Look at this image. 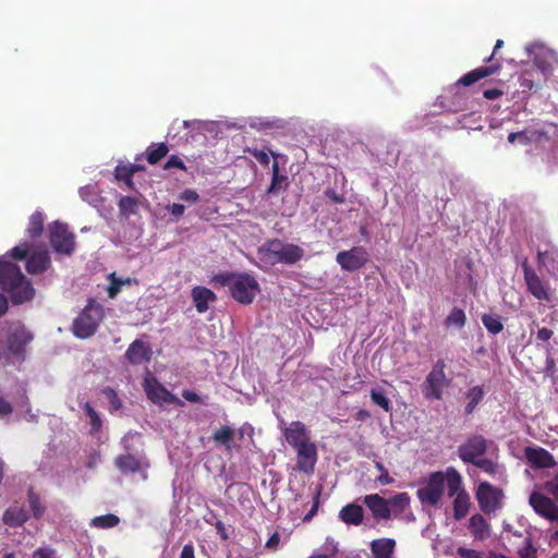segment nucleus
Here are the masks:
<instances>
[{
    "mask_svg": "<svg viewBox=\"0 0 558 558\" xmlns=\"http://www.w3.org/2000/svg\"><path fill=\"white\" fill-rule=\"evenodd\" d=\"M211 282L228 288L231 298L242 305L252 304L260 292L258 281L247 272H219L211 278Z\"/></svg>",
    "mask_w": 558,
    "mask_h": 558,
    "instance_id": "f257e3e1",
    "label": "nucleus"
},
{
    "mask_svg": "<svg viewBox=\"0 0 558 558\" xmlns=\"http://www.w3.org/2000/svg\"><path fill=\"white\" fill-rule=\"evenodd\" d=\"M0 287L10 294L13 304H23L35 295L32 282L9 260H0Z\"/></svg>",
    "mask_w": 558,
    "mask_h": 558,
    "instance_id": "f03ea898",
    "label": "nucleus"
},
{
    "mask_svg": "<svg viewBox=\"0 0 558 558\" xmlns=\"http://www.w3.org/2000/svg\"><path fill=\"white\" fill-rule=\"evenodd\" d=\"M104 317V306L94 299H89L86 306L73 320L71 328L73 335L80 339H87L94 336Z\"/></svg>",
    "mask_w": 558,
    "mask_h": 558,
    "instance_id": "7ed1b4c3",
    "label": "nucleus"
},
{
    "mask_svg": "<svg viewBox=\"0 0 558 558\" xmlns=\"http://www.w3.org/2000/svg\"><path fill=\"white\" fill-rule=\"evenodd\" d=\"M447 488L450 497L456 496L452 502L453 518L462 520L469 513L471 507V497L462 487V477L460 473L452 466L446 470Z\"/></svg>",
    "mask_w": 558,
    "mask_h": 558,
    "instance_id": "20e7f679",
    "label": "nucleus"
},
{
    "mask_svg": "<svg viewBox=\"0 0 558 558\" xmlns=\"http://www.w3.org/2000/svg\"><path fill=\"white\" fill-rule=\"evenodd\" d=\"M272 263L295 264L304 256V250L292 243H284L279 239L267 241L260 248Z\"/></svg>",
    "mask_w": 558,
    "mask_h": 558,
    "instance_id": "39448f33",
    "label": "nucleus"
},
{
    "mask_svg": "<svg viewBox=\"0 0 558 558\" xmlns=\"http://www.w3.org/2000/svg\"><path fill=\"white\" fill-rule=\"evenodd\" d=\"M446 362L439 359L434 364L432 371L427 374L423 384V393L426 399L440 400L444 389L447 388L451 380L447 377Z\"/></svg>",
    "mask_w": 558,
    "mask_h": 558,
    "instance_id": "423d86ee",
    "label": "nucleus"
},
{
    "mask_svg": "<svg viewBox=\"0 0 558 558\" xmlns=\"http://www.w3.org/2000/svg\"><path fill=\"white\" fill-rule=\"evenodd\" d=\"M504 46L502 39H497L494 50L492 54L485 59L486 62H488V65H482L478 66L463 76H461L458 82L456 83L457 86H471L472 84L478 82L482 78L488 77L490 75H494L498 73L501 70V62L500 60L496 59V54L499 49H501Z\"/></svg>",
    "mask_w": 558,
    "mask_h": 558,
    "instance_id": "0eeeda50",
    "label": "nucleus"
},
{
    "mask_svg": "<svg viewBox=\"0 0 558 558\" xmlns=\"http://www.w3.org/2000/svg\"><path fill=\"white\" fill-rule=\"evenodd\" d=\"M445 483H447L446 472L436 471L430 473L425 485L417 489V498L423 505H438L444 495Z\"/></svg>",
    "mask_w": 558,
    "mask_h": 558,
    "instance_id": "6e6552de",
    "label": "nucleus"
},
{
    "mask_svg": "<svg viewBox=\"0 0 558 558\" xmlns=\"http://www.w3.org/2000/svg\"><path fill=\"white\" fill-rule=\"evenodd\" d=\"M49 241L56 253L70 256L75 250V235L66 225L54 221L49 227Z\"/></svg>",
    "mask_w": 558,
    "mask_h": 558,
    "instance_id": "1a4fd4ad",
    "label": "nucleus"
},
{
    "mask_svg": "<svg viewBox=\"0 0 558 558\" xmlns=\"http://www.w3.org/2000/svg\"><path fill=\"white\" fill-rule=\"evenodd\" d=\"M475 497L480 509L484 513L490 514L501 508L504 492L489 482H481L476 488Z\"/></svg>",
    "mask_w": 558,
    "mask_h": 558,
    "instance_id": "9d476101",
    "label": "nucleus"
},
{
    "mask_svg": "<svg viewBox=\"0 0 558 558\" xmlns=\"http://www.w3.org/2000/svg\"><path fill=\"white\" fill-rule=\"evenodd\" d=\"M32 340V332L21 322L10 324L7 348L12 355L24 359L26 345Z\"/></svg>",
    "mask_w": 558,
    "mask_h": 558,
    "instance_id": "9b49d317",
    "label": "nucleus"
},
{
    "mask_svg": "<svg viewBox=\"0 0 558 558\" xmlns=\"http://www.w3.org/2000/svg\"><path fill=\"white\" fill-rule=\"evenodd\" d=\"M143 388L147 398L153 403H169L183 405V402L173 393H171L158 379L148 374L143 381Z\"/></svg>",
    "mask_w": 558,
    "mask_h": 558,
    "instance_id": "f8f14e48",
    "label": "nucleus"
},
{
    "mask_svg": "<svg viewBox=\"0 0 558 558\" xmlns=\"http://www.w3.org/2000/svg\"><path fill=\"white\" fill-rule=\"evenodd\" d=\"M526 290L538 301H549L548 284L541 279L535 269L529 264L527 258L521 263Z\"/></svg>",
    "mask_w": 558,
    "mask_h": 558,
    "instance_id": "ddd939ff",
    "label": "nucleus"
},
{
    "mask_svg": "<svg viewBox=\"0 0 558 558\" xmlns=\"http://www.w3.org/2000/svg\"><path fill=\"white\" fill-rule=\"evenodd\" d=\"M488 444L484 436L473 435L458 447V456L464 463L471 464L486 453Z\"/></svg>",
    "mask_w": 558,
    "mask_h": 558,
    "instance_id": "4468645a",
    "label": "nucleus"
},
{
    "mask_svg": "<svg viewBox=\"0 0 558 558\" xmlns=\"http://www.w3.org/2000/svg\"><path fill=\"white\" fill-rule=\"evenodd\" d=\"M556 502L554 498L538 492H533L529 498L530 506L538 515L558 523V505Z\"/></svg>",
    "mask_w": 558,
    "mask_h": 558,
    "instance_id": "2eb2a0df",
    "label": "nucleus"
},
{
    "mask_svg": "<svg viewBox=\"0 0 558 558\" xmlns=\"http://www.w3.org/2000/svg\"><path fill=\"white\" fill-rule=\"evenodd\" d=\"M336 260L343 270L354 271L366 264V253L362 247H353L339 252Z\"/></svg>",
    "mask_w": 558,
    "mask_h": 558,
    "instance_id": "dca6fc26",
    "label": "nucleus"
},
{
    "mask_svg": "<svg viewBox=\"0 0 558 558\" xmlns=\"http://www.w3.org/2000/svg\"><path fill=\"white\" fill-rule=\"evenodd\" d=\"M296 450V470L312 474L317 462V448L314 442L294 448Z\"/></svg>",
    "mask_w": 558,
    "mask_h": 558,
    "instance_id": "f3484780",
    "label": "nucleus"
},
{
    "mask_svg": "<svg viewBox=\"0 0 558 558\" xmlns=\"http://www.w3.org/2000/svg\"><path fill=\"white\" fill-rule=\"evenodd\" d=\"M286 441L292 447L298 448L307 445L311 441L310 430L305 424L300 421H293L283 430Z\"/></svg>",
    "mask_w": 558,
    "mask_h": 558,
    "instance_id": "a211bd4d",
    "label": "nucleus"
},
{
    "mask_svg": "<svg viewBox=\"0 0 558 558\" xmlns=\"http://www.w3.org/2000/svg\"><path fill=\"white\" fill-rule=\"evenodd\" d=\"M524 456L534 469H549L556 465L554 456L542 447H526Z\"/></svg>",
    "mask_w": 558,
    "mask_h": 558,
    "instance_id": "6ab92c4d",
    "label": "nucleus"
},
{
    "mask_svg": "<svg viewBox=\"0 0 558 558\" xmlns=\"http://www.w3.org/2000/svg\"><path fill=\"white\" fill-rule=\"evenodd\" d=\"M363 504L368 508L373 518L377 522L390 520L387 498H384L378 494H369L363 497Z\"/></svg>",
    "mask_w": 558,
    "mask_h": 558,
    "instance_id": "aec40b11",
    "label": "nucleus"
},
{
    "mask_svg": "<svg viewBox=\"0 0 558 558\" xmlns=\"http://www.w3.org/2000/svg\"><path fill=\"white\" fill-rule=\"evenodd\" d=\"M125 357L133 365L149 362L151 359V348L148 343L136 339L126 349Z\"/></svg>",
    "mask_w": 558,
    "mask_h": 558,
    "instance_id": "412c9836",
    "label": "nucleus"
},
{
    "mask_svg": "<svg viewBox=\"0 0 558 558\" xmlns=\"http://www.w3.org/2000/svg\"><path fill=\"white\" fill-rule=\"evenodd\" d=\"M50 257L47 251L35 252L26 262V270L31 275H40L50 266Z\"/></svg>",
    "mask_w": 558,
    "mask_h": 558,
    "instance_id": "4be33fe9",
    "label": "nucleus"
},
{
    "mask_svg": "<svg viewBox=\"0 0 558 558\" xmlns=\"http://www.w3.org/2000/svg\"><path fill=\"white\" fill-rule=\"evenodd\" d=\"M192 299L198 313H205L210 302L217 300L216 294L208 288L196 286L192 289Z\"/></svg>",
    "mask_w": 558,
    "mask_h": 558,
    "instance_id": "5701e85b",
    "label": "nucleus"
},
{
    "mask_svg": "<svg viewBox=\"0 0 558 558\" xmlns=\"http://www.w3.org/2000/svg\"><path fill=\"white\" fill-rule=\"evenodd\" d=\"M339 519L348 525H360L364 520V509L356 504H348L339 511Z\"/></svg>",
    "mask_w": 558,
    "mask_h": 558,
    "instance_id": "b1692460",
    "label": "nucleus"
},
{
    "mask_svg": "<svg viewBox=\"0 0 558 558\" xmlns=\"http://www.w3.org/2000/svg\"><path fill=\"white\" fill-rule=\"evenodd\" d=\"M396 541L393 538H378L371 543L373 558H395Z\"/></svg>",
    "mask_w": 558,
    "mask_h": 558,
    "instance_id": "393cba45",
    "label": "nucleus"
},
{
    "mask_svg": "<svg viewBox=\"0 0 558 558\" xmlns=\"http://www.w3.org/2000/svg\"><path fill=\"white\" fill-rule=\"evenodd\" d=\"M469 530L473 537L478 541H485L490 536V526L486 519L480 513L470 518Z\"/></svg>",
    "mask_w": 558,
    "mask_h": 558,
    "instance_id": "a878e982",
    "label": "nucleus"
},
{
    "mask_svg": "<svg viewBox=\"0 0 558 558\" xmlns=\"http://www.w3.org/2000/svg\"><path fill=\"white\" fill-rule=\"evenodd\" d=\"M289 187V178L287 174L280 173L279 163L277 160L271 166V181L267 189L268 195H277L281 191Z\"/></svg>",
    "mask_w": 558,
    "mask_h": 558,
    "instance_id": "bb28decb",
    "label": "nucleus"
},
{
    "mask_svg": "<svg viewBox=\"0 0 558 558\" xmlns=\"http://www.w3.org/2000/svg\"><path fill=\"white\" fill-rule=\"evenodd\" d=\"M143 464L141 459L131 453L120 454L114 460L116 468L123 474L140 472Z\"/></svg>",
    "mask_w": 558,
    "mask_h": 558,
    "instance_id": "cd10ccee",
    "label": "nucleus"
},
{
    "mask_svg": "<svg viewBox=\"0 0 558 558\" xmlns=\"http://www.w3.org/2000/svg\"><path fill=\"white\" fill-rule=\"evenodd\" d=\"M411 498L408 493H398L387 498V506L391 518H399L410 506Z\"/></svg>",
    "mask_w": 558,
    "mask_h": 558,
    "instance_id": "c85d7f7f",
    "label": "nucleus"
},
{
    "mask_svg": "<svg viewBox=\"0 0 558 558\" xmlns=\"http://www.w3.org/2000/svg\"><path fill=\"white\" fill-rule=\"evenodd\" d=\"M2 520L7 525L21 526L28 520V513L23 507L11 506L4 511Z\"/></svg>",
    "mask_w": 558,
    "mask_h": 558,
    "instance_id": "c756f323",
    "label": "nucleus"
},
{
    "mask_svg": "<svg viewBox=\"0 0 558 558\" xmlns=\"http://www.w3.org/2000/svg\"><path fill=\"white\" fill-rule=\"evenodd\" d=\"M485 396L484 389L481 386H473L465 392V399L468 403L464 408V414L471 415L476 407L483 401Z\"/></svg>",
    "mask_w": 558,
    "mask_h": 558,
    "instance_id": "7c9ffc66",
    "label": "nucleus"
},
{
    "mask_svg": "<svg viewBox=\"0 0 558 558\" xmlns=\"http://www.w3.org/2000/svg\"><path fill=\"white\" fill-rule=\"evenodd\" d=\"M169 153V147L166 143L151 144L146 149V160L149 165L158 163Z\"/></svg>",
    "mask_w": 558,
    "mask_h": 558,
    "instance_id": "2f4dec72",
    "label": "nucleus"
},
{
    "mask_svg": "<svg viewBox=\"0 0 558 558\" xmlns=\"http://www.w3.org/2000/svg\"><path fill=\"white\" fill-rule=\"evenodd\" d=\"M235 436V430L230 426H221L213 434V440L216 444L225 446L227 449H231V442Z\"/></svg>",
    "mask_w": 558,
    "mask_h": 558,
    "instance_id": "473e14b6",
    "label": "nucleus"
},
{
    "mask_svg": "<svg viewBox=\"0 0 558 558\" xmlns=\"http://www.w3.org/2000/svg\"><path fill=\"white\" fill-rule=\"evenodd\" d=\"M26 231L32 239H36L41 235L44 231V216L40 211L36 210L32 214Z\"/></svg>",
    "mask_w": 558,
    "mask_h": 558,
    "instance_id": "72a5a7b5",
    "label": "nucleus"
},
{
    "mask_svg": "<svg viewBox=\"0 0 558 558\" xmlns=\"http://www.w3.org/2000/svg\"><path fill=\"white\" fill-rule=\"evenodd\" d=\"M120 523V518L116 514L108 513L92 519L90 526L96 529H111Z\"/></svg>",
    "mask_w": 558,
    "mask_h": 558,
    "instance_id": "f704fd0d",
    "label": "nucleus"
},
{
    "mask_svg": "<svg viewBox=\"0 0 558 558\" xmlns=\"http://www.w3.org/2000/svg\"><path fill=\"white\" fill-rule=\"evenodd\" d=\"M482 323L493 335H497L504 329V324L501 323L500 317L496 314H483Z\"/></svg>",
    "mask_w": 558,
    "mask_h": 558,
    "instance_id": "c9c22d12",
    "label": "nucleus"
},
{
    "mask_svg": "<svg viewBox=\"0 0 558 558\" xmlns=\"http://www.w3.org/2000/svg\"><path fill=\"white\" fill-rule=\"evenodd\" d=\"M27 497H28L29 508L33 512L34 518L40 519L46 511V507L41 504L39 495L36 494L33 488H29L28 493H27Z\"/></svg>",
    "mask_w": 558,
    "mask_h": 558,
    "instance_id": "e433bc0d",
    "label": "nucleus"
},
{
    "mask_svg": "<svg viewBox=\"0 0 558 558\" xmlns=\"http://www.w3.org/2000/svg\"><path fill=\"white\" fill-rule=\"evenodd\" d=\"M466 316L463 310L453 307L449 315L446 317L445 324L447 327L462 328L465 325Z\"/></svg>",
    "mask_w": 558,
    "mask_h": 558,
    "instance_id": "4c0bfd02",
    "label": "nucleus"
},
{
    "mask_svg": "<svg viewBox=\"0 0 558 558\" xmlns=\"http://www.w3.org/2000/svg\"><path fill=\"white\" fill-rule=\"evenodd\" d=\"M83 410L85 411L86 415L89 417L90 434H96V433L100 432L101 426H102V421H101L99 414L92 407V404L89 402H85L83 405Z\"/></svg>",
    "mask_w": 558,
    "mask_h": 558,
    "instance_id": "58836bf2",
    "label": "nucleus"
},
{
    "mask_svg": "<svg viewBox=\"0 0 558 558\" xmlns=\"http://www.w3.org/2000/svg\"><path fill=\"white\" fill-rule=\"evenodd\" d=\"M471 464L481 469L484 473H486L490 476H495L498 473V469H499V465L496 461L488 459V458H483V457L473 461Z\"/></svg>",
    "mask_w": 558,
    "mask_h": 558,
    "instance_id": "ea45409f",
    "label": "nucleus"
},
{
    "mask_svg": "<svg viewBox=\"0 0 558 558\" xmlns=\"http://www.w3.org/2000/svg\"><path fill=\"white\" fill-rule=\"evenodd\" d=\"M108 278L110 280V284L107 292L110 299H114L120 293L122 286L130 284L131 282L130 278H126L125 280L118 278L116 272H111Z\"/></svg>",
    "mask_w": 558,
    "mask_h": 558,
    "instance_id": "a19ab883",
    "label": "nucleus"
},
{
    "mask_svg": "<svg viewBox=\"0 0 558 558\" xmlns=\"http://www.w3.org/2000/svg\"><path fill=\"white\" fill-rule=\"evenodd\" d=\"M244 151L248 153L250 155H252L262 166H268L269 165V162H270L269 154L275 159H277L279 157V154H277V153H274L271 150L265 151V150L258 149V148L246 147L244 149Z\"/></svg>",
    "mask_w": 558,
    "mask_h": 558,
    "instance_id": "79ce46f5",
    "label": "nucleus"
},
{
    "mask_svg": "<svg viewBox=\"0 0 558 558\" xmlns=\"http://www.w3.org/2000/svg\"><path fill=\"white\" fill-rule=\"evenodd\" d=\"M371 400L386 412H389L392 409L390 400L386 397L384 391L378 388H373L371 390Z\"/></svg>",
    "mask_w": 558,
    "mask_h": 558,
    "instance_id": "37998d69",
    "label": "nucleus"
},
{
    "mask_svg": "<svg viewBox=\"0 0 558 558\" xmlns=\"http://www.w3.org/2000/svg\"><path fill=\"white\" fill-rule=\"evenodd\" d=\"M517 554L519 558H538V550L531 537L524 538V546L519 548Z\"/></svg>",
    "mask_w": 558,
    "mask_h": 558,
    "instance_id": "c03bdc74",
    "label": "nucleus"
},
{
    "mask_svg": "<svg viewBox=\"0 0 558 558\" xmlns=\"http://www.w3.org/2000/svg\"><path fill=\"white\" fill-rule=\"evenodd\" d=\"M118 206L122 214H134L137 208V201L131 196H122Z\"/></svg>",
    "mask_w": 558,
    "mask_h": 558,
    "instance_id": "a18cd8bd",
    "label": "nucleus"
},
{
    "mask_svg": "<svg viewBox=\"0 0 558 558\" xmlns=\"http://www.w3.org/2000/svg\"><path fill=\"white\" fill-rule=\"evenodd\" d=\"M101 393L105 396V398L109 401L111 404L112 410L117 411L122 407V402L120 398L118 397L117 391L111 387H105L101 390Z\"/></svg>",
    "mask_w": 558,
    "mask_h": 558,
    "instance_id": "49530a36",
    "label": "nucleus"
},
{
    "mask_svg": "<svg viewBox=\"0 0 558 558\" xmlns=\"http://www.w3.org/2000/svg\"><path fill=\"white\" fill-rule=\"evenodd\" d=\"M544 490L558 502V473L543 485Z\"/></svg>",
    "mask_w": 558,
    "mask_h": 558,
    "instance_id": "de8ad7c7",
    "label": "nucleus"
},
{
    "mask_svg": "<svg viewBox=\"0 0 558 558\" xmlns=\"http://www.w3.org/2000/svg\"><path fill=\"white\" fill-rule=\"evenodd\" d=\"M555 253L551 251H538L537 252V266L538 268L548 267L549 264L554 263Z\"/></svg>",
    "mask_w": 558,
    "mask_h": 558,
    "instance_id": "09e8293b",
    "label": "nucleus"
},
{
    "mask_svg": "<svg viewBox=\"0 0 558 558\" xmlns=\"http://www.w3.org/2000/svg\"><path fill=\"white\" fill-rule=\"evenodd\" d=\"M31 245L28 243H23L21 245H17L11 250V257L17 260H23L28 255Z\"/></svg>",
    "mask_w": 558,
    "mask_h": 558,
    "instance_id": "8fccbe9b",
    "label": "nucleus"
},
{
    "mask_svg": "<svg viewBox=\"0 0 558 558\" xmlns=\"http://www.w3.org/2000/svg\"><path fill=\"white\" fill-rule=\"evenodd\" d=\"M172 168H177V169L186 171L185 163L183 162V160L178 155H171L168 158L167 162L163 165V169L165 170H169V169H172Z\"/></svg>",
    "mask_w": 558,
    "mask_h": 558,
    "instance_id": "3c124183",
    "label": "nucleus"
},
{
    "mask_svg": "<svg viewBox=\"0 0 558 558\" xmlns=\"http://www.w3.org/2000/svg\"><path fill=\"white\" fill-rule=\"evenodd\" d=\"M33 558H58L57 550L51 547H39L32 554Z\"/></svg>",
    "mask_w": 558,
    "mask_h": 558,
    "instance_id": "603ef678",
    "label": "nucleus"
},
{
    "mask_svg": "<svg viewBox=\"0 0 558 558\" xmlns=\"http://www.w3.org/2000/svg\"><path fill=\"white\" fill-rule=\"evenodd\" d=\"M179 198L187 204H195L199 201V195L195 190L186 189L180 193Z\"/></svg>",
    "mask_w": 558,
    "mask_h": 558,
    "instance_id": "864d4df0",
    "label": "nucleus"
},
{
    "mask_svg": "<svg viewBox=\"0 0 558 558\" xmlns=\"http://www.w3.org/2000/svg\"><path fill=\"white\" fill-rule=\"evenodd\" d=\"M114 177L119 181H124L130 177H133L132 169L129 166L119 165L114 169Z\"/></svg>",
    "mask_w": 558,
    "mask_h": 558,
    "instance_id": "5fc2aeb1",
    "label": "nucleus"
},
{
    "mask_svg": "<svg viewBox=\"0 0 558 558\" xmlns=\"http://www.w3.org/2000/svg\"><path fill=\"white\" fill-rule=\"evenodd\" d=\"M320 492H322V488H317L316 493H315V496H314V502H313V506L311 508V510L305 514L304 517V521H310L313 519V517L317 513L318 511V507H319V497H320Z\"/></svg>",
    "mask_w": 558,
    "mask_h": 558,
    "instance_id": "6e6d98bb",
    "label": "nucleus"
},
{
    "mask_svg": "<svg viewBox=\"0 0 558 558\" xmlns=\"http://www.w3.org/2000/svg\"><path fill=\"white\" fill-rule=\"evenodd\" d=\"M554 332L547 327L539 328L536 333V340L538 342H548L553 337Z\"/></svg>",
    "mask_w": 558,
    "mask_h": 558,
    "instance_id": "4d7b16f0",
    "label": "nucleus"
},
{
    "mask_svg": "<svg viewBox=\"0 0 558 558\" xmlns=\"http://www.w3.org/2000/svg\"><path fill=\"white\" fill-rule=\"evenodd\" d=\"M167 209L172 216L179 218L183 216L185 207L182 204L174 203L172 205H168Z\"/></svg>",
    "mask_w": 558,
    "mask_h": 558,
    "instance_id": "13d9d810",
    "label": "nucleus"
},
{
    "mask_svg": "<svg viewBox=\"0 0 558 558\" xmlns=\"http://www.w3.org/2000/svg\"><path fill=\"white\" fill-rule=\"evenodd\" d=\"M182 397L190 402L197 403L201 402V397L193 390L184 389L182 390Z\"/></svg>",
    "mask_w": 558,
    "mask_h": 558,
    "instance_id": "bf43d9fd",
    "label": "nucleus"
},
{
    "mask_svg": "<svg viewBox=\"0 0 558 558\" xmlns=\"http://www.w3.org/2000/svg\"><path fill=\"white\" fill-rule=\"evenodd\" d=\"M180 558H195V550L192 543L185 544L183 546Z\"/></svg>",
    "mask_w": 558,
    "mask_h": 558,
    "instance_id": "052dcab7",
    "label": "nucleus"
},
{
    "mask_svg": "<svg viewBox=\"0 0 558 558\" xmlns=\"http://www.w3.org/2000/svg\"><path fill=\"white\" fill-rule=\"evenodd\" d=\"M504 92L501 89H498V88H489V89H485L484 93H483V96L486 98V99H489V100H494V99H497L499 98L500 96H502Z\"/></svg>",
    "mask_w": 558,
    "mask_h": 558,
    "instance_id": "680f3d73",
    "label": "nucleus"
},
{
    "mask_svg": "<svg viewBox=\"0 0 558 558\" xmlns=\"http://www.w3.org/2000/svg\"><path fill=\"white\" fill-rule=\"evenodd\" d=\"M280 543V535L278 532H275L266 542V548L268 549H277L278 545Z\"/></svg>",
    "mask_w": 558,
    "mask_h": 558,
    "instance_id": "e2e57ef3",
    "label": "nucleus"
},
{
    "mask_svg": "<svg viewBox=\"0 0 558 558\" xmlns=\"http://www.w3.org/2000/svg\"><path fill=\"white\" fill-rule=\"evenodd\" d=\"M13 411L12 405L3 397L0 396V414L8 415Z\"/></svg>",
    "mask_w": 558,
    "mask_h": 558,
    "instance_id": "0e129e2a",
    "label": "nucleus"
},
{
    "mask_svg": "<svg viewBox=\"0 0 558 558\" xmlns=\"http://www.w3.org/2000/svg\"><path fill=\"white\" fill-rule=\"evenodd\" d=\"M377 482L381 485H388L393 482V478L389 475L388 471L381 472V474L377 477Z\"/></svg>",
    "mask_w": 558,
    "mask_h": 558,
    "instance_id": "69168bd1",
    "label": "nucleus"
},
{
    "mask_svg": "<svg viewBox=\"0 0 558 558\" xmlns=\"http://www.w3.org/2000/svg\"><path fill=\"white\" fill-rule=\"evenodd\" d=\"M216 530L218 531V533L220 534L222 539H228L229 538V535H228V533L226 531L225 524L221 521H217Z\"/></svg>",
    "mask_w": 558,
    "mask_h": 558,
    "instance_id": "338daca9",
    "label": "nucleus"
},
{
    "mask_svg": "<svg viewBox=\"0 0 558 558\" xmlns=\"http://www.w3.org/2000/svg\"><path fill=\"white\" fill-rule=\"evenodd\" d=\"M9 304L7 298L0 293V317L3 316L8 311Z\"/></svg>",
    "mask_w": 558,
    "mask_h": 558,
    "instance_id": "774afa93",
    "label": "nucleus"
}]
</instances>
